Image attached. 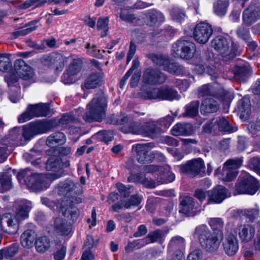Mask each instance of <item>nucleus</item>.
<instances>
[{
  "instance_id": "nucleus-16",
  "label": "nucleus",
  "mask_w": 260,
  "mask_h": 260,
  "mask_svg": "<svg viewBox=\"0 0 260 260\" xmlns=\"http://www.w3.org/2000/svg\"><path fill=\"white\" fill-rule=\"evenodd\" d=\"M260 20V7L255 4L250 5L245 9L242 15L243 24L250 26Z\"/></svg>"
},
{
  "instance_id": "nucleus-29",
  "label": "nucleus",
  "mask_w": 260,
  "mask_h": 260,
  "mask_svg": "<svg viewBox=\"0 0 260 260\" xmlns=\"http://www.w3.org/2000/svg\"><path fill=\"white\" fill-rule=\"evenodd\" d=\"M103 79V73H93L86 79L84 82V86L88 89L96 88L101 85Z\"/></svg>"
},
{
  "instance_id": "nucleus-44",
  "label": "nucleus",
  "mask_w": 260,
  "mask_h": 260,
  "mask_svg": "<svg viewBox=\"0 0 260 260\" xmlns=\"http://www.w3.org/2000/svg\"><path fill=\"white\" fill-rule=\"evenodd\" d=\"M196 51V46L194 43L186 40L183 54L182 58L186 60H190L194 57Z\"/></svg>"
},
{
  "instance_id": "nucleus-11",
  "label": "nucleus",
  "mask_w": 260,
  "mask_h": 260,
  "mask_svg": "<svg viewBox=\"0 0 260 260\" xmlns=\"http://www.w3.org/2000/svg\"><path fill=\"white\" fill-rule=\"evenodd\" d=\"M212 34V26L208 23L202 22L196 25L193 35L197 42L205 44L208 41Z\"/></svg>"
},
{
  "instance_id": "nucleus-55",
  "label": "nucleus",
  "mask_w": 260,
  "mask_h": 260,
  "mask_svg": "<svg viewBox=\"0 0 260 260\" xmlns=\"http://www.w3.org/2000/svg\"><path fill=\"white\" fill-rule=\"evenodd\" d=\"M242 159L240 158L230 159L224 163L223 169L237 170V169L242 165Z\"/></svg>"
},
{
  "instance_id": "nucleus-41",
  "label": "nucleus",
  "mask_w": 260,
  "mask_h": 260,
  "mask_svg": "<svg viewBox=\"0 0 260 260\" xmlns=\"http://www.w3.org/2000/svg\"><path fill=\"white\" fill-rule=\"evenodd\" d=\"M119 17L122 21L126 22L134 23L138 25H141L143 23L140 18H137L134 14L126 9L121 10Z\"/></svg>"
},
{
  "instance_id": "nucleus-30",
  "label": "nucleus",
  "mask_w": 260,
  "mask_h": 260,
  "mask_svg": "<svg viewBox=\"0 0 260 260\" xmlns=\"http://www.w3.org/2000/svg\"><path fill=\"white\" fill-rule=\"evenodd\" d=\"M54 230L60 235H68L71 231V225L65 219L57 218L54 221Z\"/></svg>"
},
{
  "instance_id": "nucleus-19",
  "label": "nucleus",
  "mask_w": 260,
  "mask_h": 260,
  "mask_svg": "<svg viewBox=\"0 0 260 260\" xmlns=\"http://www.w3.org/2000/svg\"><path fill=\"white\" fill-rule=\"evenodd\" d=\"M14 69L20 78L23 80H29L34 76L32 68L22 59H18L15 61Z\"/></svg>"
},
{
  "instance_id": "nucleus-32",
  "label": "nucleus",
  "mask_w": 260,
  "mask_h": 260,
  "mask_svg": "<svg viewBox=\"0 0 260 260\" xmlns=\"http://www.w3.org/2000/svg\"><path fill=\"white\" fill-rule=\"evenodd\" d=\"M238 111L240 113V117L247 119L251 113V104L249 99L244 98L240 100L238 105Z\"/></svg>"
},
{
  "instance_id": "nucleus-3",
  "label": "nucleus",
  "mask_w": 260,
  "mask_h": 260,
  "mask_svg": "<svg viewBox=\"0 0 260 260\" xmlns=\"http://www.w3.org/2000/svg\"><path fill=\"white\" fill-rule=\"evenodd\" d=\"M17 177L20 182L23 180L27 188L31 191L39 192L49 186V177L43 174L33 173L28 169L19 172Z\"/></svg>"
},
{
  "instance_id": "nucleus-54",
  "label": "nucleus",
  "mask_w": 260,
  "mask_h": 260,
  "mask_svg": "<svg viewBox=\"0 0 260 260\" xmlns=\"http://www.w3.org/2000/svg\"><path fill=\"white\" fill-rule=\"evenodd\" d=\"M67 247L65 245L58 243L56 244V250L53 253V257L55 260H63L66 255Z\"/></svg>"
},
{
  "instance_id": "nucleus-17",
  "label": "nucleus",
  "mask_w": 260,
  "mask_h": 260,
  "mask_svg": "<svg viewBox=\"0 0 260 260\" xmlns=\"http://www.w3.org/2000/svg\"><path fill=\"white\" fill-rule=\"evenodd\" d=\"M82 61L80 58L74 59L69 66L66 73L62 77V81L64 84H72L76 79L74 76L77 75L81 70Z\"/></svg>"
},
{
  "instance_id": "nucleus-45",
  "label": "nucleus",
  "mask_w": 260,
  "mask_h": 260,
  "mask_svg": "<svg viewBox=\"0 0 260 260\" xmlns=\"http://www.w3.org/2000/svg\"><path fill=\"white\" fill-rule=\"evenodd\" d=\"M186 40L180 39L173 44L172 48V51L173 56L175 57H179L182 58V55L184 54V49L185 48Z\"/></svg>"
},
{
  "instance_id": "nucleus-4",
  "label": "nucleus",
  "mask_w": 260,
  "mask_h": 260,
  "mask_svg": "<svg viewBox=\"0 0 260 260\" xmlns=\"http://www.w3.org/2000/svg\"><path fill=\"white\" fill-rule=\"evenodd\" d=\"M55 120H38L31 122L23 127V136L25 141H29L34 136L43 134L57 126Z\"/></svg>"
},
{
  "instance_id": "nucleus-12",
  "label": "nucleus",
  "mask_w": 260,
  "mask_h": 260,
  "mask_svg": "<svg viewBox=\"0 0 260 260\" xmlns=\"http://www.w3.org/2000/svg\"><path fill=\"white\" fill-rule=\"evenodd\" d=\"M211 46L218 51L225 60L233 58L234 54L230 51V44L226 39L222 36L215 37L211 41Z\"/></svg>"
},
{
  "instance_id": "nucleus-38",
  "label": "nucleus",
  "mask_w": 260,
  "mask_h": 260,
  "mask_svg": "<svg viewBox=\"0 0 260 260\" xmlns=\"http://www.w3.org/2000/svg\"><path fill=\"white\" fill-rule=\"evenodd\" d=\"M200 102L198 100L192 101L185 107V111L182 114L184 117H194L199 113Z\"/></svg>"
},
{
  "instance_id": "nucleus-64",
  "label": "nucleus",
  "mask_w": 260,
  "mask_h": 260,
  "mask_svg": "<svg viewBox=\"0 0 260 260\" xmlns=\"http://www.w3.org/2000/svg\"><path fill=\"white\" fill-rule=\"evenodd\" d=\"M141 202V198L138 195L132 196L128 201L124 204V207L126 208H130L132 206H136L139 205Z\"/></svg>"
},
{
  "instance_id": "nucleus-49",
  "label": "nucleus",
  "mask_w": 260,
  "mask_h": 260,
  "mask_svg": "<svg viewBox=\"0 0 260 260\" xmlns=\"http://www.w3.org/2000/svg\"><path fill=\"white\" fill-rule=\"evenodd\" d=\"M162 236V232L160 230H155L154 231L150 232L147 237L142 239L143 244L141 246H144L149 243H154L156 242L158 239H160Z\"/></svg>"
},
{
  "instance_id": "nucleus-1",
  "label": "nucleus",
  "mask_w": 260,
  "mask_h": 260,
  "mask_svg": "<svg viewBox=\"0 0 260 260\" xmlns=\"http://www.w3.org/2000/svg\"><path fill=\"white\" fill-rule=\"evenodd\" d=\"M194 236L198 239L201 248L209 253H215L218 250L222 232H212L205 224L198 226L194 230Z\"/></svg>"
},
{
  "instance_id": "nucleus-25",
  "label": "nucleus",
  "mask_w": 260,
  "mask_h": 260,
  "mask_svg": "<svg viewBox=\"0 0 260 260\" xmlns=\"http://www.w3.org/2000/svg\"><path fill=\"white\" fill-rule=\"evenodd\" d=\"M239 237L243 242L250 241L254 236L255 229L249 224H244L238 228Z\"/></svg>"
},
{
  "instance_id": "nucleus-63",
  "label": "nucleus",
  "mask_w": 260,
  "mask_h": 260,
  "mask_svg": "<svg viewBox=\"0 0 260 260\" xmlns=\"http://www.w3.org/2000/svg\"><path fill=\"white\" fill-rule=\"evenodd\" d=\"M185 13L180 8H175L172 9L171 12L172 18L178 22H181L185 17Z\"/></svg>"
},
{
  "instance_id": "nucleus-37",
  "label": "nucleus",
  "mask_w": 260,
  "mask_h": 260,
  "mask_svg": "<svg viewBox=\"0 0 260 260\" xmlns=\"http://www.w3.org/2000/svg\"><path fill=\"white\" fill-rule=\"evenodd\" d=\"M142 124L138 122H132L128 125L122 126L120 130L123 133H131L134 135L142 134Z\"/></svg>"
},
{
  "instance_id": "nucleus-48",
  "label": "nucleus",
  "mask_w": 260,
  "mask_h": 260,
  "mask_svg": "<svg viewBox=\"0 0 260 260\" xmlns=\"http://www.w3.org/2000/svg\"><path fill=\"white\" fill-rule=\"evenodd\" d=\"M149 57L153 63L162 67L164 70L169 61L168 56L162 55L151 54L149 55Z\"/></svg>"
},
{
  "instance_id": "nucleus-35",
  "label": "nucleus",
  "mask_w": 260,
  "mask_h": 260,
  "mask_svg": "<svg viewBox=\"0 0 260 260\" xmlns=\"http://www.w3.org/2000/svg\"><path fill=\"white\" fill-rule=\"evenodd\" d=\"M185 239L179 236H176L171 238L168 244V250L171 252L181 250L185 246Z\"/></svg>"
},
{
  "instance_id": "nucleus-28",
  "label": "nucleus",
  "mask_w": 260,
  "mask_h": 260,
  "mask_svg": "<svg viewBox=\"0 0 260 260\" xmlns=\"http://www.w3.org/2000/svg\"><path fill=\"white\" fill-rule=\"evenodd\" d=\"M66 141L65 135L62 132H56L50 135L47 139L46 145L50 149H54L57 145L63 144Z\"/></svg>"
},
{
  "instance_id": "nucleus-13",
  "label": "nucleus",
  "mask_w": 260,
  "mask_h": 260,
  "mask_svg": "<svg viewBox=\"0 0 260 260\" xmlns=\"http://www.w3.org/2000/svg\"><path fill=\"white\" fill-rule=\"evenodd\" d=\"M142 79L145 84L154 85L164 83L166 77L164 73L157 70L147 68L143 72Z\"/></svg>"
},
{
  "instance_id": "nucleus-50",
  "label": "nucleus",
  "mask_w": 260,
  "mask_h": 260,
  "mask_svg": "<svg viewBox=\"0 0 260 260\" xmlns=\"http://www.w3.org/2000/svg\"><path fill=\"white\" fill-rule=\"evenodd\" d=\"M175 179V175L169 171L162 172L161 169L159 171V174L156 177L158 183L161 184L167 183L172 182Z\"/></svg>"
},
{
  "instance_id": "nucleus-61",
  "label": "nucleus",
  "mask_w": 260,
  "mask_h": 260,
  "mask_svg": "<svg viewBox=\"0 0 260 260\" xmlns=\"http://www.w3.org/2000/svg\"><path fill=\"white\" fill-rule=\"evenodd\" d=\"M12 67L10 58L6 55L0 56V71L6 72Z\"/></svg>"
},
{
  "instance_id": "nucleus-43",
  "label": "nucleus",
  "mask_w": 260,
  "mask_h": 260,
  "mask_svg": "<svg viewBox=\"0 0 260 260\" xmlns=\"http://www.w3.org/2000/svg\"><path fill=\"white\" fill-rule=\"evenodd\" d=\"M229 5L228 0H218L214 4V12L217 15L223 16L226 14Z\"/></svg>"
},
{
  "instance_id": "nucleus-18",
  "label": "nucleus",
  "mask_w": 260,
  "mask_h": 260,
  "mask_svg": "<svg viewBox=\"0 0 260 260\" xmlns=\"http://www.w3.org/2000/svg\"><path fill=\"white\" fill-rule=\"evenodd\" d=\"M228 190L222 185H217L207 191L209 202L216 204L221 203L228 197Z\"/></svg>"
},
{
  "instance_id": "nucleus-23",
  "label": "nucleus",
  "mask_w": 260,
  "mask_h": 260,
  "mask_svg": "<svg viewBox=\"0 0 260 260\" xmlns=\"http://www.w3.org/2000/svg\"><path fill=\"white\" fill-rule=\"evenodd\" d=\"M233 72L235 79L240 82H245L251 75V69L248 64L237 66Z\"/></svg>"
},
{
  "instance_id": "nucleus-59",
  "label": "nucleus",
  "mask_w": 260,
  "mask_h": 260,
  "mask_svg": "<svg viewBox=\"0 0 260 260\" xmlns=\"http://www.w3.org/2000/svg\"><path fill=\"white\" fill-rule=\"evenodd\" d=\"M236 34L239 38L245 42H248L250 40V32L247 28L240 26L237 29Z\"/></svg>"
},
{
  "instance_id": "nucleus-2",
  "label": "nucleus",
  "mask_w": 260,
  "mask_h": 260,
  "mask_svg": "<svg viewBox=\"0 0 260 260\" xmlns=\"http://www.w3.org/2000/svg\"><path fill=\"white\" fill-rule=\"evenodd\" d=\"M107 101L103 92L95 95L90 103L87 105L88 111L83 115V119L89 122H101L106 117V109Z\"/></svg>"
},
{
  "instance_id": "nucleus-10",
  "label": "nucleus",
  "mask_w": 260,
  "mask_h": 260,
  "mask_svg": "<svg viewBox=\"0 0 260 260\" xmlns=\"http://www.w3.org/2000/svg\"><path fill=\"white\" fill-rule=\"evenodd\" d=\"M66 61L65 57L56 52L44 55L41 58V62L43 66L51 67L57 72H60L63 70Z\"/></svg>"
},
{
  "instance_id": "nucleus-34",
  "label": "nucleus",
  "mask_w": 260,
  "mask_h": 260,
  "mask_svg": "<svg viewBox=\"0 0 260 260\" xmlns=\"http://www.w3.org/2000/svg\"><path fill=\"white\" fill-rule=\"evenodd\" d=\"M143 19H146L145 22L149 25H153L158 22H162L165 20L163 14L155 10L146 13Z\"/></svg>"
},
{
  "instance_id": "nucleus-39",
  "label": "nucleus",
  "mask_w": 260,
  "mask_h": 260,
  "mask_svg": "<svg viewBox=\"0 0 260 260\" xmlns=\"http://www.w3.org/2000/svg\"><path fill=\"white\" fill-rule=\"evenodd\" d=\"M36 250L40 253H44L50 247L51 242L46 236L40 237L37 239L35 243Z\"/></svg>"
},
{
  "instance_id": "nucleus-53",
  "label": "nucleus",
  "mask_w": 260,
  "mask_h": 260,
  "mask_svg": "<svg viewBox=\"0 0 260 260\" xmlns=\"http://www.w3.org/2000/svg\"><path fill=\"white\" fill-rule=\"evenodd\" d=\"M215 92L211 85L207 84L202 85L198 89V96L199 98L205 96H215Z\"/></svg>"
},
{
  "instance_id": "nucleus-62",
  "label": "nucleus",
  "mask_w": 260,
  "mask_h": 260,
  "mask_svg": "<svg viewBox=\"0 0 260 260\" xmlns=\"http://www.w3.org/2000/svg\"><path fill=\"white\" fill-rule=\"evenodd\" d=\"M97 135L101 141L106 143H108L109 141H112L113 138V133L109 131L104 130L99 132L97 133Z\"/></svg>"
},
{
  "instance_id": "nucleus-26",
  "label": "nucleus",
  "mask_w": 260,
  "mask_h": 260,
  "mask_svg": "<svg viewBox=\"0 0 260 260\" xmlns=\"http://www.w3.org/2000/svg\"><path fill=\"white\" fill-rule=\"evenodd\" d=\"M37 234L31 229L25 231L20 236V243L24 248H30L35 245L37 240Z\"/></svg>"
},
{
  "instance_id": "nucleus-33",
  "label": "nucleus",
  "mask_w": 260,
  "mask_h": 260,
  "mask_svg": "<svg viewBox=\"0 0 260 260\" xmlns=\"http://www.w3.org/2000/svg\"><path fill=\"white\" fill-rule=\"evenodd\" d=\"M180 96L178 94L176 90L168 86L160 87V100L173 101L179 100Z\"/></svg>"
},
{
  "instance_id": "nucleus-7",
  "label": "nucleus",
  "mask_w": 260,
  "mask_h": 260,
  "mask_svg": "<svg viewBox=\"0 0 260 260\" xmlns=\"http://www.w3.org/2000/svg\"><path fill=\"white\" fill-rule=\"evenodd\" d=\"M181 173L191 177L205 173V166L201 158L192 159L179 166Z\"/></svg>"
},
{
  "instance_id": "nucleus-47",
  "label": "nucleus",
  "mask_w": 260,
  "mask_h": 260,
  "mask_svg": "<svg viewBox=\"0 0 260 260\" xmlns=\"http://www.w3.org/2000/svg\"><path fill=\"white\" fill-rule=\"evenodd\" d=\"M1 190L6 191L10 190L12 187L11 175L5 173H0Z\"/></svg>"
},
{
  "instance_id": "nucleus-51",
  "label": "nucleus",
  "mask_w": 260,
  "mask_h": 260,
  "mask_svg": "<svg viewBox=\"0 0 260 260\" xmlns=\"http://www.w3.org/2000/svg\"><path fill=\"white\" fill-rule=\"evenodd\" d=\"M62 214L65 217L74 222L79 217V210L77 208L70 206L65 209L64 210H62Z\"/></svg>"
},
{
  "instance_id": "nucleus-57",
  "label": "nucleus",
  "mask_w": 260,
  "mask_h": 260,
  "mask_svg": "<svg viewBox=\"0 0 260 260\" xmlns=\"http://www.w3.org/2000/svg\"><path fill=\"white\" fill-rule=\"evenodd\" d=\"M208 223L214 231L213 232H222L221 230L223 228V222L221 218H210Z\"/></svg>"
},
{
  "instance_id": "nucleus-36",
  "label": "nucleus",
  "mask_w": 260,
  "mask_h": 260,
  "mask_svg": "<svg viewBox=\"0 0 260 260\" xmlns=\"http://www.w3.org/2000/svg\"><path fill=\"white\" fill-rule=\"evenodd\" d=\"M9 138L13 142V145L20 146L26 143L23 138V133L19 127H14L10 132Z\"/></svg>"
},
{
  "instance_id": "nucleus-22",
  "label": "nucleus",
  "mask_w": 260,
  "mask_h": 260,
  "mask_svg": "<svg viewBox=\"0 0 260 260\" xmlns=\"http://www.w3.org/2000/svg\"><path fill=\"white\" fill-rule=\"evenodd\" d=\"M219 109V105L213 98H206L201 103L200 110L202 114L205 115L215 113Z\"/></svg>"
},
{
  "instance_id": "nucleus-9",
  "label": "nucleus",
  "mask_w": 260,
  "mask_h": 260,
  "mask_svg": "<svg viewBox=\"0 0 260 260\" xmlns=\"http://www.w3.org/2000/svg\"><path fill=\"white\" fill-rule=\"evenodd\" d=\"M154 146L152 143L137 144L135 150L138 161L143 164L152 162L155 158V154L151 151Z\"/></svg>"
},
{
  "instance_id": "nucleus-40",
  "label": "nucleus",
  "mask_w": 260,
  "mask_h": 260,
  "mask_svg": "<svg viewBox=\"0 0 260 260\" xmlns=\"http://www.w3.org/2000/svg\"><path fill=\"white\" fill-rule=\"evenodd\" d=\"M216 123L218 129L228 133H233L236 132L237 128L233 127L229 122L223 117H219L215 122Z\"/></svg>"
},
{
  "instance_id": "nucleus-46",
  "label": "nucleus",
  "mask_w": 260,
  "mask_h": 260,
  "mask_svg": "<svg viewBox=\"0 0 260 260\" xmlns=\"http://www.w3.org/2000/svg\"><path fill=\"white\" fill-rule=\"evenodd\" d=\"M259 208L256 207L253 209H239L237 211L239 215L244 216L250 221H253L258 216Z\"/></svg>"
},
{
  "instance_id": "nucleus-42",
  "label": "nucleus",
  "mask_w": 260,
  "mask_h": 260,
  "mask_svg": "<svg viewBox=\"0 0 260 260\" xmlns=\"http://www.w3.org/2000/svg\"><path fill=\"white\" fill-rule=\"evenodd\" d=\"M39 20H35L28 23L25 27L21 29L13 32V38L16 39L19 36H24L35 30L37 26L35 24L39 22Z\"/></svg>"
},
{
  "instance_id": "nucleus-5",
  "label": "nucleus",
  "mask_w": 260,
  "mask_h": 260,
  "mask_svg": "<svg viewBox=\"0 0 260 260\" xmlns=\"http://www.w3.org/2000/svg\"><path fill=\"white\" fill-rule=\"evenodd\" d=\"M260 186L258 181L247 172H242L239 176L235 186L237 194H254Z\"/></svg>"
},
{
  "instance_id": "nucleus-6",
  "label": "nucleus",
  "mask_w": 260,
  "mask_h": 260,
  "mask_svg": "<svg viewBox=\"0 0 260 260\" xmlns=\"http://www.w3.org/2000/svg\"><path fill=\"white\" fill-rule=\"evenodd\" d=\"M47 155L50 156L46 162V169L48 171L56 172L57 173L48 174L49 178L57 179L60 177L63 173L62 162L61 158L57 155L58 152L55 149H49L46 151Z\"/></svg>"
},
{
  "instance_id": "nucleus-8",
  "label": "nucleus",
  "mask_w": 260,
  "mask_h": 260,
  "mask_svg": "<svg viewBox=\"0 0 260 260\" xmlns=\"http://www.w3.org/2000/svg\"><path fill=\"white\" fill-rule=\"evenodd\" d=\"M179 212L187 216L193 217L199 213L201 207L195 201L192 197L183 196L179 198Z\"/></svg>"
},
{
  "instance_id": "nucleus-14",
  "label": "nucleus",
  "mask_w": 260,
  "mask_h": 260,
  "mask_svg": "<svg viewBox=\"0 0 260 260\" xmlns=\"http://www.w3.org/2000/svg\"><path fill=\"white\" fill-rule=\"evenodd\" d=\"M14 207L15 208V216L12 215L18 225L17 222L28 217V213L31 208V203L26 200H18L14 202Z\"/></svg>"
},
{
  "instance_id": "nucleus-58",
  "label": "nucleus",
  "mask_w": 260,
  "mask_h": 260,
  "mask_svg": "<svg viewBox=\"0 0 260 260\" xmlns=\"http://www.w3.org/2000/svg\"><path fill=\"white\" fill-rule=\"evenodd\" d=\"M129 121L127 115H114L111 117V122L113 124L126 125L125 124Z\"/></svg>"
},
{
  "instance_id": "nucleus-56",
  "label": "nucleus",
  "mask_w": 260,
  "mask_h": 260,
  "mask_svg": "<svg viewBox=\"0 0 260 260\" xmlns=\"http://www.w3.org/2000/svg\"><path fill=\"white\" fill-rule=\"evenodd\" d=\"M108 17L99 18L97 22V29L98 30H103V32L101 34V37L104 38L107 35L108 30Z\"/></svg>"
},
{
  "instance_id": "nucleus-31",
  "label": "nucleus",
  "mask_w": 260,
  "mask_h": 260,
  "mask_svg": "<svg viewBox=\"0 0 260 260\" xmlns=\"http://www.w3.org/2000/svg\"><path fill=\"white\" fill-rule=\"evenodd\" d=\"M28 106L34 117L46 116L50 112L49 107L47 104H30Z\"/></svg>"
},
{
  "instance_id": "nucleus-60",
  "label": "nucleus",
  "mask_w": 260,
  "mask_h": 260,
  "mask_svg": "<svg viewBox=\"0 0 260 260\" xmlns=\"http://www.w3.org/2000/svg\"><path fill=\"white\" fill-rule=\"evenodd\" d=\"M249 168L260 175V157L255 156L250 159Z\"/></svg>"
},
{
  "instance_id": "nucleus-20",
  "label": "nucleus",
  "mask_w": 260,
  "mask_h": 260,
  "mask_svg": "<svg viewBox=\"0 0 260 260\" xmlns=\"http://www.w3.org/2000/svg\"><path fill=\"white\" fill-rule=\"evenodd\" d=\"M162 129L157 125V121H150L142 125L141 135L145 137L155 139L160 135Z\"/></svg>"
},
{
  "instance_id": "nucleus-15",
  "label": "nucleus",
  "mask_w": 260,
  "mask_h": 260,
  "mask_svg": "<svg viewBox=\"0 0 260 260\" xmlns=\"http://www.w3.org/2000/svg\"><path fill=\"white\" fill-rule=\"evenodd\" d=\"M58 191L60 194L68 197L82 193L81 185L71 180H66L58 184Z\"/></svg>"
},
{
  "instance_id": "nucleus-21",
  "label": "nucleus",
  "mask_w": 260,
  "mask_h": 260,
  "mask_svg": "<svg viewBox=\"0 0 260 260\" xmlns=\"http://www.w3.org/2000/svg\"><path fill=\"white\" fill-rule=\"evenodd\" d=\"M222 245L225 253L229 256L235 255L239 249L238 240L233 234L229 235Z\"/></svg>"
},
{
  "instance_id": "nucleus-24",
  "label": "nucleus",
  "mask_w": 260,
  "mask_h": 260,
  "mask_svg": "<svg viewBox=\"0 0 260 260\" xmlns=\"http://www.w3.org/2000/svg\"><path fill=\"white\" fill-rule=\"evenodd\" d=\"M171 132L174 136H190L193 133L192 125L188 123H178L172 127Z\"/></svg>"
},
{
  "instance_id": "nucleus-27",
  "label": "nucleus",
  "mask_w": 260,
  "mask_h": 260,
  "mask_svg": "<svg viewBox=\"0 0 260 260\" xmlns=\"http://www.w3.org/2000/svg\"><path fill=\"white\" fill-rule=\"evenodd\" d=\"M128 182H136L142 184L147 188H154L156 187V182L151 178H148L140 174H132L127 178Z\"/></svg>"
},
{
  "instance_id": "nucleus-52",
  "label": "nucleus",
  "mask_w": 260,
  "mask_h": 260,
  "mask_svg": "<svg viewBox=\"0 0 260 260\" xmlns=\"http://www.w3.org/2000/svg\"><path fill=\"white\" fill-rule=\"evenodd\" d=\"M165 71H166L171 74L175 75H180L183 73L184 69L183 66L180 65L177 62H170L169 61Z\"/></svg>"
}]
</instances>
